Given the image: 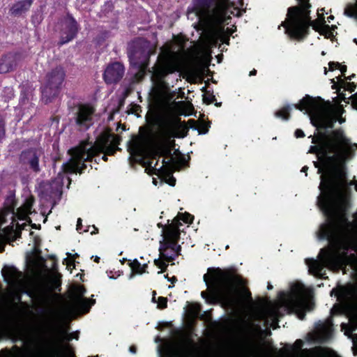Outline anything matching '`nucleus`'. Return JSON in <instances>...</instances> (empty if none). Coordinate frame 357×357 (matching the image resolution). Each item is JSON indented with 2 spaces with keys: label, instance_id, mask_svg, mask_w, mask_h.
<instances>
[{
  "label": "nucleus",
  "instance_id": "obj_30",
  "mask_svg": "<svg viewBox=\"0 0 357 357\" xmlns=\"http://www.w3.org/2000/svg\"><path fill=\"white\" fill-rule=\"evenodd\" d=\"M75 303L77 308L84 314H86L90 311L91 305L90 300L86 298H75Z\"/></svg>",
  "mask_w": 357,
  "mask_h": 357
},
{
  "label": "nucleus",
  "instance_id": "obj_12",
  "mask_svg": "<svg viewBox=\"0 0 357 357\" xmlns=\"http://www.w3.org/2000/svg\"><path fill=\"white\" fill-rule=\"evenodd\" d=\"M331 138L318 141L315 145L310 147L308 153L316 154L317 157L321 155L322 158L326 154L336 153L345 139L343 131L341 129L333 130Z\"/></svg>",
  "mask_w": 357,
  "mask_h": 357
},
{
  "label": "nucleus",
  "instance_id": "obj_23",
  "mask_svg": "<svg viewBox=\"0 0 357 357\" xmlns=\"http://www.w3.org/2000/svg\"><path fill=\"white\" fill-rule=\"evenodd\" d=\"M323 101L324 100L321 97L313 98L310 95H305L299 103L293 105V107L301 112L304 110L313 112L320 109V102Z\"/></svg>",
  "mask_w": 357,
  "mask_h": 357
},
{
  "label": "nucleus",
  "instance_id": "obj_36",
  "mask_svg": "<svg viewBox=\"0 0 357 357\" xmlns=\"http://www.w3.org/2000/svg\"><path fill=\"white\" fill-rule=\"evenodd\" d=\"M228 20H227V22H225L224 24H229L228 22ZM214 28H218L219 29V32L222 35V38L221 39V40L223 42V43H229V36L233 33V30L229 27H227L226 29H225V25H223V27H224V31H222L221 29V26H213Z\"/></svg>",
  "mask_w": 357,
  "mask_h": 357
},
{
  "label": "nucleus",
  "instance_id": "obj_28",
  "mask_svg": "<svg viewBox=\"0 0 357 357\" xmlns=\"http://www.w3.org/2000/svg\"><path fill=\"white\" fill-rule=\"evenodd\" d=\"M4 205L5 209L8 213L13 215L16 214V213H15V208L17 205V201L13 192H10V194L6 197Z\"/></svg>",
  "mask_w": 357,
  "mask_h": 357
},
{
  "label": "nucleus",
  "instance_id": "obj_44",
  "mask_svg": "<svg viewBox=\"0 0 357 357\" xmlns=\"http://www.w3.org/2000/svg\"><path fill=\"white\" fill-rule=\"evenodd\" d=\"M215 100V96L213 93H206L203 95V101L206 105H210Z\"/></svg>",
  "mask_w": 357,
  "mask_h": 357
},
{
  "label": "nucleus",
  "instance_id": "obj_49",
  "mask_svg": "<svg viewBox=\"0 0 357 357\" xmlns=\"http://www.w3.org/2000/svg\"><path fill=\"white\" fill-rule=\"evenodd\" d=\"M167 183L171 186H174L176 185V178L173 176H171L167 181Z\"/></svg>",
  "mask_w": 357,
  "mask_h": 357
},
{
  "label": "nucleus",
  "instance_id": "obj_46",
  "mask_svg": "<svg viewBox=\"0 0 357 357\" xmlns=\"http://www.w3.org/2000/svg\"><path fill=\"white\" fill-rule=\"evenodd\" d=\"M328 66H329V70L333 71L335 69L339 68V67L340 66V63L338 62H335V61H330L328 63Z\"/></svg>",
  "mask_w": 357,
  "mask_h": 357
},
{
  "label": "nucleus",
  "instance_id": "obj_7",
  "mask_svg": "<svg viewBox=\"0 0 357 357\" xmlns=\"http://www.w3.org/2000/svg\"><path fill=\"white\" fill-rule=\"evenodd\" d=\"M179 56L177 52L169 47H162L154 66L152 68V79L154 93L158 98H164L169 92L165 78L178 70Z\"/></svg>",
  "mask_w": 357,
  "mask_h": 357
},
{
  "label": "nucleus",
  "instance_id": "obj_57",
  "mask_svg": "<svg viewBox=\"0 0 357 357\" xmlns=\"http://www.w3.org/2000/svg\"><path fill=\"white\" fill-rule=\"evenodd\" d=\"M181 245H176L174 251L177 253V255H180L179 252L181 251Z\"/></svg>",
  "mask_w": 357,
  "mask_h": 357
},
{
  "label": "nucleus",
  "instance_id": "obj_26",
  "mask_svg": "<svg viewBox=\"0 0 357 357\" xmlns=\"http://www.w3.org/2000/svg\"><path fill=\"white\" fill-rule=\"evenodd\" d=\"M2 275L8 283L17 282L22 276L21 271L14 266H5L2 269Z\"/></svg>",
  "mask_w": 357,
  "mask_h": 357
},
{
  "label": "nucleus",
  "instance_id": "obj_9",
  "mask_svg": "<svg viewBox=\"0 0 357 357\" xmlns=\"http://www.w3.org/2000/svg\"><path fill=\"white\" fill-rule=\"evenodd\" d=\"M66 79V71L63 66H57L48 72L42 87V99L45 104L58 96Z\"/></svg>",
  "mask_w": 357,
  "mask_h": 357
},
{
  "label": "nucleus",
  "instance_id": "obj_42",
  "mask_svg": "<svg viewBox=\"0 0 357 357\" xmlns=\"http://www.w3.org/2000/svg\"><path fill=\"white\" fill-rule=\"evenodd\" d=\"M158 307L160 310H163L167 307L168 299L166 297L159 296L158 298Z\"/></svg>",
  "mask_w": 357,
  "mask_h": 357
},
{
  "label": "nucleus",
  "instance_id": "obj_18",
  "mask_svg": "<svg viewBox=\"0 0 357 357\" xmlns=\"http://www.w3.org/2000/svg\"><path fill=\"white\" fill-rule=\"evenodd\" d=\"M40 156V151L36 148L26 149L22 151L20 155V162L25 165H28L29 169L35 173L40 171L39 165V159Z\"/></svg>",
  "mask_w": 357,
  "mask_h": 357
},
{
  "label": "nucleus",
  "instance_id": "obj_10",
  "mask_svg": "<svg viewBox=\"0 0 357 357\" xmlns=\"http://www.w3.org/2000/svg\"><path fill=\"white\" fill-rule=\"evenodd\" d=\"M317 161H314V166L318 169V174H321L320 176L321 182L319 188L321 194L317 197V205L320 208L324 199L326 197V189L325 186H322L323 181H325L326 176L332 174L335 167H342L344 162L339 160L336 153L326 154L324 158L321 155L317 156Z\"/></svg>",
  "mask_w": 357,
  "mask_h": 357
},
{
  "label": "nucleus",
  "instance_id": "obj_40",
  "mask_svg": "<svg viewBox=\"0 0 357 357\" xmlns=\"http://www.w3.org/2000/svg\"><path fill=\"white\" fill-rule=\"evenodd\" d=\"M53 288L55 289H58L59 291L61 290V275H58V276H55L50 280Z\"/></svg>",
  "mask_w": 357,
  "mask_h": 357
},
{
  "label": "nucleus",
  "instance_id": "obj_29",
  "mask_svg": "<svg viewBox=\"0 0 357 357\" xmlns=\"http://www.w3.org/2000/svg\"><path fill=\"white\" fill-rule=\"evenodd\" d=\"M188 123L190 125V128L197 129V128L195 126L196 123V121L194 119H190L188 120ZM211 127V122L210 121H202L199 127L197 128V130L199 135H205L208 132L209 128Z\"/></svg>",
  "mask_w": 357,
  "mask_h": 357
},
{
  "label": "nucleus",
  "instance_id": "obj_13",
  "mask_svg": "<svg viewBox=\"0 0 357 357\" xmlns=\"http://www.w3.org/2000/svg\"><path fill=\"white\" fill-rule=\"evenodd\" d=\"M337 121L335 116H318L311 119L312 124L317 128L318 132L312 138V143L316 144L318 141L332 139L331 133L328 134V129H332Z\"/></svg>",
  "mask_w": 357,
  "mask_h": 357
},
{
  "label": "nucleus",
  "instance_id": "obj_56",
  "mask_svg": "<svg viewBox=\"0 0 357 357\" xmlns=\"http://www.w3.org/2000/svg\"><path fill=\"white\" fill-rule=\"evenodd\" d=\"M356 77V75L354 73H353L352 75L348 76V77H345V79L346 80H349L351 81L352 79H354V77Z\"/></svg>",
  "mask_w": 357,
  "mask_h": 357
},
{
  "label": "nucleus",
  "instance_id": "obj_34",
  "mask_svg": "<svg viewBox=\"0 0 357 357\" xmlns=\"http://www.w3.org/2000/svg\"><path fill=\"white\" fill-rule=\"evenodd\" d=\"M76 160L73 158L69 161L66 163H63L62 165V169L65 173L68 174H73L76 173Z\"/></svg>",
  "mask_w": 357,
  "mask_h": 357
},
{
  "label": "nucleus",
  "instance_id": "obj_39",
  "mask_svg": "<svg viewBox=\"0 0 357 357\" xmlns=\"http://www.w3.org/2000/svg\"><path fill=\"white\" fill-rule=\"evenodd\" d=\"M154 264L158 268H160L161 271H158V273H161L167 270L168 264L166 262L160 259H157L154 260Z\"/></svg>",
  "mask_w": 357,
  "mask_h": 357
},
{
  "label": "nucleus",
  "instance_id": "obj_25",
  "mask_svg": "<svg viewBox=\"0 0 357 357\" xmlns=\"http://www.w3.org/2000/svg\"><path fill=\"white\" fill-rule=\"evenodd\" d=\"M33 3V0H21L15 2L10 8V14L15 17L27 12Z\"/></svg>",
  "mask_w": 357,
  "mask_h": 357
},
{
  "label": "nucleus",
  "instance_id": "obj_35",
  "mask_svg": "<svg viewBox=\"0 0 357 357\" xmlns=\"http://www.w3.org/2000/svg\"><path fill=\"white\" fill-rule=\"evenodd\" d=\"M303 345V342L301 339H298L295 341L294 344H286L284 347V350L287 354H291L294 351H299Z\"/></svg>",
  "mask_w": 357,
  "mask_h": 357
},
{
  "label": "nucleus",
  "instance_id": "obj_52",
  "mask_svg": "<svg viewBox=\"0 0 357 357\" xmlns=\"http://www.w3.org/2000/svg\"><path fill=\"white\" fill-rule=\"evenodd\" d=\"M63 262H66V264L67 266H75L73 261L68 259L67 258L64 259Z\"/></svg>",
  "mask_w": 357,
  "mask_h": 357
},
{
  "label": "nucleus",
  "instance_id": "obj_54",
  "mask_svg": "<svg viewBox=\"0 0 357 357\" xmlns=\"http://www.w3.org/2000/svg\"><path fill=\"white\" fill-rule=\"evenodd\" d=\"M54 330L56 333H59L62 335L64 334V331L60 327H55Z\"/></svg>",
  "mask_w": 357,
  "mask_h": 357
},
{
  "label": "nucleus",
  "instance_id": "obj_60",
  "mask_svg": "<svg viewBox=\"0 0 357 357\" xmlns=\"http://www.w3.org/2000/svg\"><path fill=\"white\" fill-rule=\"evenodd\" d=\"M109 155L106 154V153H104V155L102 156L101 159L103 160L104 161L107 162L108 160V156Z\"/></svg>",
  "mask_w": 357,
  "mask_h": 357
},
{
  "label": "nucleus",
  "instance_id": "obj_58",
  "mask_svg": "<svg viewBox=\"0 0 357 357\" xmlns=\"http://www.w3.org/2000/svg\"><path fill=\"white\" fill-rule=\"evenodd\" d=\"M308 170V167L307 166H304L302 167L301 169V172H305V175L307 176V172Z\"/></svg>",
  "mask_w": 357,
  "mask_h": 357
},
{
  "label": "nucleus",
  "instance_id": "obj_32",
  "mask_svg": "<svg viewBox=\"0 0 357 357\" xmlns=\"http://www.w3.org/2000/svg\"><path fill=\"white\" fill-rule=\"evenodd\" d=\"M291 110V106L287 105L283 107L282 109L276 111L274 114L275 116L277 118L282 119L284 121L289 120L291 117L290 112Z\"/></svg>",
  "mask_w": 357,
  "mask_h": 357
},
{
  "label": "nucleus",
  "instance_id": "obj_62",
  "mask_svg": "<svg viewBox=\"0 0 357 357\" xmlns=\"http://www.w3.org/2000/svg\"><path fill=\"white\" fill-rule=\"evenodd\" d=\"M93 231H91V234H96L98 232V229L97 227H96L95 226H93Z\"/></svg>",
  "mask_w": 357,
  "mask_h": 357
},
{
  "label": "nucleus",
  "instance_id": "obj_8",
  "mask_svg": "<svg viewBox=\"0 0 357 357\" xmlns=\"http://www.w3.org/2000/svg\"><path fill=\"white\" fill-rule=\"evenodd\" d=\"M195 331L194 326L191 325L181 330H176L174 334L178 340L179 349L175 348L172 344H167L160 350V357H177L178 352L188 356L191 355L197 347L194 337L197 335Z\"/></svg>",
  "mask_w": 357,
  "mask_h": 357
},
{
  "label": "nucleus",
  "instance_id": "obj_37",
  "mask_svg": "<svg viewBox=\"0 0 357 357\" xmlns=\"http://www.w3.org/2000/svg\"><path fill=\"white\" fill-rule=\"evenodd\" d=\"M128 265L131 268L132 272L133 273L139 275L144 273V270L142 269V264L137 259H135L132 261L129 260Z\"/></svg>",
  "mask_w": 357,
  "mask_h": 357
},
{
  "label": "nucleus",
  "instance_id": "obj_43",
  "mask_svg": "<svg viewBox=\"0 0 357 357\" xmlns=\"http://www.w3.org/2000/svg\"><path fill=\"white\" fill-rule=\"evenodd\" d=\"M344 14L349 17H357V12L354 6H351L344 10Z\"/></svg>",
  "mask_w": 357,
  "mask_h": 357
},
{
  "label": "nucleus",
  "instance_id": "obj_15",
  "mask_svg": "<svg viewBox=\"0 0 357 357\" xmlns=\"http://www.w3.org/2000/svg\"><path fill=\"white\" fill-rule=\"evenodd\" d=\"M162 156L167 158V160L164 158L162 160V166L159 169L156 168V166L158 164V160L156 161L154 167L152 166L151 161H148L146 163L147 167L151 170L152 173L157 174L155 173L156 171L159 172L160 170L163 169L164 167L171 168L174 165V158L172 156V150L167 144H160L155 146L153 151V158L155 159L156 157Z\"/></svg>",
  "mask_w": 357,
  "mask_h": 357
},
{
  "label": "nucleus",
  "instance_id": "obj_59",
  "mask_svg": "<svg viewBox=\"0 0 357 357\" xmlns=\"http://www.w3.org/2000/svg\"><path fill=\"white\" fill-rule=\"evenodd\" d=\"M136 351H137V349L135 346H131L130 347V351L132 352V353H136Z\"/></svg>",
  "mask_w": 357,
  "mask_h": 357
},
{
  "label": "nucleus",
  "instance_id": "obj_45",
  "mask_svg": "<svg viewBox=\"0 0 357 357\" xmlns=\"http://www.w3.org/2000/svg\"><path fill=\"white\" fill-rule=\"evenodd\" d=\"M77 294L78 296L77 298H82L84 294L86 293V289L84 287V286H79L77 289Z\"/></svg>",
  "mask_w": 357,
  "mask_h": 357
},
{
  "label": "nucleus",
  "instance_id": "obj_64",
  "mask_svg": "<svg viewBox=\"0 0 357 357\" xmlns=\"http://www.w3.org/2000/svg\"><path fill=\"white\" fill-rule=\"evenodd\" d=\"M142 269L144 270V273H146V268L148 267V264H144L142 265Z\"/></svg>",
  "mask_w": 357,
  "mask_h": 357
},
{
  "label": "nucleus",
  "instance_id": "obj_11",
  "mask_svg": "<svg viewBox=\"0 0 357 357\" xmlns=\"http://www.w3.org/2000/svg\"><path fill=\"white\" fill-rule=\"evenodd\" d=\"M303 291V285L296 283L291 285L289 293L286 294L284 291L279 293V296L284 301L285 306L290 311L295 312L301 320H303L306 315L305 310L306 306L301 300Z\"/></svg>",
  "mask_w": 357,
  "mask_h": 357
},
{
  "label": "nucleus",
  "instance_id": "obj_4",
  "mask_svg": "<svg viewBox=\"0 0 357 357\" xmlns=\"http://www.w3.org/2000/svg\"><path fill=\"white\" fill-rule=\"evenodd\" d=\"M298 6H291L287 10V20L282 22L281 26L285 29V33L293 40L297 41L303 40L310 33V26L318 32L320 35L328 38V33L331 28L334 29L336 26H330L326 24L324 17H321V21L312 20L310 17L311 4L310 0H299Z\"/></svg>",
  "mask_w": 357,
  "mask_h": 357
},
{
  "label": "nucleus",
  "instance_id": "obj_20",
  "mask_svg": "<svg viewBox=\"0 0 357 357\" xmlns=\"http://www.w3.org/2000/svg\"><path fill=\"white\" fill-rule=\"evenodd\" d=\"M124 72V66L121 63H112L107 66L104 71V81L107 84H116L123 78Z\"/></svg>",
  "mask_w": 357,
  "mask_h": 357
},
{
  "label": "nucleus",
  "instance_id": "obj_51",
  "mask_svg": "<svg viewBox=\"0 0 357 357\" xmlns=\"http://www.w3.org/2000/svg\"><path fill=\"white\" fill-rule=\"evenodd\" d=\"M338 69H340V70L341 71L342 75L344 76V74H345V73L347 71V66H345V65L342 66L340 64V66L339 67Z\"/></svg>",
  "mask_w": 357,
  "mask_h": 357
},
{
  "label": "nucleus",
  "instance_id": "obj_47",
  "mask_svg": "<svg viewBox=\"0 0 357 357\" xmlns=\"http://www.w3.org/2000/svg\"><path fill=\"white\" fill-rule=\"evenodd\" d=\"M294 136L296 138H302L305 137V133L301 129H296L294 132Z\"/></svg>",
  "mask_w": 357,
  "mask_h": 357
},
{
  "label": "nucleus",
  "instance_id": "obj_27",
  "mask_svg": "<svg viewBox=\"0 0 357 357\" xmlns=\"http://www.w3.org/2000/svg\"><path fill=\"white\" fill-rule=\"evenodd\" d=\"M337 78L339 81V84L335 82L334 79H331L333 83V85L332 86L333 89L339 91L340 88H344L346 91H349L351 93L355 91L356 86L354 82H345L340 77H337Z\"/></svg>",
  "mask_w": 357,
  "mask_h": 357
},
{
  "label": "nucleus",
  "instance_id": "obj_48",
  "mask_svg": "<svg viewBox=\"0 0 357 357\" xmlns=\"http://www.w3.org/2000/svg\"><path fill=\"white\" fill-rule=\"evenodd\" d=\"M77 228L76 229L77 230L78 232L79 233H82V220L79 218L77 219Z\"/></svg>",
  "mask_w": 357,
  "mask_h": 357
},
{
  "label": "nucleus",
  "instance_id": "obj_17",
  "mask_svg": "<svg viewBox=\"0 0 357 357\" xmlns=\"http://www.w3.org/2000/svg\"><path fill=\"white\" fill-rule=\"evenodd\" d=\"M95 109L89 104H78L76 112L74 114V119L76 125L81 130H88L93 125V115Z\"/></svg>",
  "mask_w": 357,
  "mask_h": 357
},
{
  "label": "nucleus",
  "instance_id": "obj_33",
  "mask_svg": "<svg viewBox=\"0 0 357 357\" xmlns=\"http://www.w3.org/2000/svg\"><path fill=\"white\" fill-rule=\"evenodd\" d=\"M33 202L27 201L24 205V209H22L21 208H18L17 209L16 215L20 220H25L27 214L31 213V209L32 208Z\"/></svg>",
  "mask_w": 357,
  "mask_h": 357
},
{
  "label": "nucleus",
  "instance_id": "obj_38",
  "mask_svg": "<svg viewBox=\"0 0 357 357\" xmlns=\"http://www.w3.org/2000/svg\"><path fill=\"white\" fill-rule=\"evenodd\" d=\"M175 218H176L177 220H179V222H181V220H182L185 223L191 224L193 222L194 216L190 214L189 213L185 212V213H179L178 214L177 217H176Z\"/></svg>",
  "mask_w": 357,
  "mask_h": 357
},
{
  "label": "nucleus",
  "instance_id": "obj_6",
  "mask_svg": "<svg viewBox=\"0 0 357 357\" xmlns=\"http://www.w3.org/2000/svg\"><path fill=\"white\" fill-rule=\"evenodd\" d=\"M188 13H195L199 22L206 26H221L231 17L227 15V3L224 0H192Z\"/></svg>",
  "mask_w": 357,
  "mask_h": 357
},
{
  "label": "nucleus",
  "instance_id": "obj_19",
  "mask_svg": "<svg viewBox=\"0 0 357 357\" xmlns=\"http://www.w3.org/2000/svg\"><path fill=\"white\" fill-rule=\"evenodd\" d=\"M162 125L165 128V134L170 137L183 138L188 134L189 128L185 121L176 125L173 121L165 119Z\"/></svg>",
  "mask_w": 357,
  "mask_h": 357
},
{
  "label": "nucleus",
  "instance_id": "obj_63",
  "mask_svg": "<svg viewBox=\"0 0 357 357\" xmlns=\"http://www.w3.org/2000/svg\"><path fill=\"white\" fill-rule=\"evenodd\" d=\"M93 258H94V261L96 262V263H99L100 262V257H98V256H95V257H92Z\"/></svg>",
  "mask_w": 357,
  "mask_h": 357
},
{
  "label": "nucleus",
  "instance_id": "obj_55",
  "mask_svg": "<svg viewBox=\"0 0 357 357\" xmlns=\"http://www.w3.org/2000/svg\"><path fill=\"white\" fill-rule=\"evenodd\" d=\"M45 312H46V310L43 307H39L38 308V312L40 313V314H45Z\"/></svg>",
  "mask_w": 357,
  "mask_h": 357
},
{
  "label": "nucleus",
  "instance_id": "obj_16",
  "mask_svg": "<svg viewBox=\"0 0 357 357\" xmlns=\"http://www.w3.org/2000/svg\"><path fill=\"white\" fill-rule=\"evenodd\" d=\"M79 29V25L74 17L71 14L67 13L61 31V36L58 42V46L61 47L75 39Z\"/></svg>",
  "mask_w": 357,
  "mask_h": 357
},
{
  "label": "nucleus",
  "instance_id": "obj_53",
  "mask_svg": "<svg viewBox=\"0 0 357 357\" xmlns=\"http://www.w3.org/2000/svg\"><path fill=\"white\" fill-rule=\"evenodd\" d=\"M40 242V238L37 236H35L34 237V245L36 247L39 246Z\"/></svg>",
  "mask_w": 357,
  "mask_h": 357
},
{
  "label": "nucleus",
  "instance_id": "obj_22",
  "mask_svg": "<svg viewBox=\"0 0 357 357\" xmlns=\"http://www.w3.org/2000/svg\"><path fill=\"white\" fill-rule=\"evenodd\" d=\"M181 226H182V223L179 222V220L174 218L171 224L163 228L164 238L172 244H177L180 239Z\"/></svg>",
  "mask_w": 357,
  "mask_h": 357
},
{
  "label": "nucleus",
  "instance_id": "obj_2",
  "mask_svg": "<svg viewBox=\"0 0 357 357\" xmlns=\"http://www.w3.org/2000/svg\"><path fill=\"white\" fill-rule=\"evenodd\" d=\"M203 278L208 289L202 291L201 296L208 304L216 305L222 302L225 305L234 308L253 301L249 289L238 290L237 285L241 282V277L234 269L208 268Z\"/></svg>",
  "mask_w": 357,
  "mask_h": 357
},
{
  "label": "nucleus",
  "instance_id": "obj_61",
  "mask_svg": "<svg viewBox=\"0 0 357 357\" xmlns=\"http://www.w3.org/2000/svg\"><path fill=\"white\" fill-rule=\"evenodd\" d=\"M257 74V70L255 69H253L250 72V74L249 75L250 76H253V75H256Z\"/></svg>",
  "mask_w": 357,
  "mask_h": 357
},
{
  "label": "nucleus",
  "instance_id": "obj_1",
  "mask_svg": "<svg viewBox=\"0 0 357 357\" xmlns=\"http://www.w3.org/2000/svg\"><path fill=\"white\" fill-rule=\"evenodd\" d=\"M327 218V222L320 227L318 234L321 240H327L330 246L320 250L319 256L321 261L311 259H306L309 272L314 276L326 279L325 266H338L342 264V258L347 257L349 250L356 251L357 245L355 241L348 234L352 227L349 220L344 222L340 215L332 211L321 210Z\"/></svg>",
  "mask_w": 357,
  "mask_h": 357
},
{
  "label": "nucleus",
  "instance_id": "obj_21",
  "mask_svg": "<svg viewBox=\"0 0 357 357\" xmlns=\"http://www.w3.org/2000/svg\"><path fill=\"white\" fill-rule=\"evenodd\" d=\"M253 328L252 326H248L245 328L246 335L241 344V350L246 356L253 355L257 349Z\"/></svg>",
  "mask_w": 357,
  "mask_h": 357
},
{
  "label": "nucleus",
  "instance_id": "obj_3",
  "mask_svg": "<svg viewBox=\"0 0 357 357\" xmlns=\"http://www.w3.org/2000/svg\"><path fill=\"white\" fill-rule=\"evenodd\" d=\"M321 185L325 186L327 192L320 210L337 213L342 220L347 222V215L351 208L350 187L354 185L357 192V180L348 181L347 170L344 163L342 167H335L332 174L326 176Z\"/></svg>",
  "mask_w": 357,
  "mask_h": 357
},
{
  "label": "nucleus",
  "instance_id": "obj_24",
  "mask_svg": "<svg viewBox=\"0 0 357 357\" xmlns=\"http://www.w3.org/2000/svg\"><path fill=\"white\" fill-rule=\"evenodd\" d=\"M17 63V54L8 52L3 54L0 58V74H5L13 71Z\"/></svg>",
  "mask_w": 357,
  "mask_h": 357
},
{
  "label": "nucleus",
  "instance_id": "obj_31",
  "mask_svg": "<svg viewBox=\"0 0 357 357\" xmlns=\"http://www.w3.org/2000/svg\"><path fill=\"white\" fill-rule=\"evenodd\" d=\"M170 244L172 243L165 238L160 242L159 251L160 258L164 259L167 262H170L174 260V257L172 256H167L165 254V252L169 248Z\"/></svg>",
  "mask_w": 357,
  "mask_h": 357
},
{
  "label": "nucleus",
  "instance_id": "obj_14",
  "mask_svg": "<svg viewBox=\"0 0 357 357\" xmlns=\"http://www.w3.org/2000/svg\"><path fill=\"white\" fill-rule=\"evenodd\" d=\"M153 139L150 133L134 136L128 142V151L132 156L137 158L140 161L143 158L145 146L153 144Z\"/></svg>",
  "mask_w": 357,
  "mask_h": 357
},
{
  "label": "nucleus",
  "instance_id": "obj_50",
  "mask_svg": "<svg viewBox=\"0 0 357 357\" xmlns=\"http://www.w3.org/2000/svg\"><path fill=\"white\" fill-rule=\"evenodd\" d=\"M165 278H167L169 281H170L172 284L175 283L176 282H177L178 279L176 276H173L172 278H169L168 277V275H166L165 276Z\"/></svg>",
  "mask_w": 357,
  "mask_h": 357
},
{
  "label": "nucleus",
  "instance_id": "obj_41",
  "mask_svg": "<svg viewBox=\"0 0 357 357\" xmlns=\"http://www.w3.org/2000/svg\"><path fill=\"white\" fill-rule=\"evenodd\" d=\"M6 136V121L0 116V142L5 138Z\"/></svg>",
  "mask_w": 357,
  "mask_h": 357
},
{
  "label": "nucleus",
  "instance_id": "obj_5",
  "mask_svg": "<svg viewBox=\"0 0 357 357\" xmlns=\"http://www.w3.org/2000/svg\"><path fill=\"white\" fill-rule=\"evenodd\" d=\"M121 137L118 135L109 132H102L97 138L93 146L88 147V142H82L78 146L68 150V153L76 160L77 172L82 174L87 167L86 162L96 163V157L100 153H106L114 155L120 149L118 146L121 144Z\"/></svg>",
  "mask_w": 357,
  "mask_h": 357
}]
</instances>
